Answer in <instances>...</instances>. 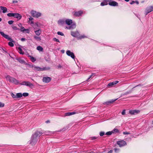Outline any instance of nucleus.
<instances>
[{"mask_svg":"<svg viewBox=\"0 0 153 153\" xmlns=\"http://www.w3.org/2000/svg\"><path fill=\"white\" fill-rule=\"evenodd\" d=\"M0 33L1 36L5 38L6 39H7L10 41L8 43L9 46L11 47H13L14 46V44L13 42H14V41L12 39L10 36H9L5 34L3 32L0 31Z\"/></svg>","mask_w":153,"mask_h":153,"instance_id":"obj_1","label":"nucleus"},{"mask_svg":"<svg viewBox=\"0 0 153 153\" xmlns=\"http://www.w3.org/2000/svg\"><path fill=\"white\" fill-rule=\"evenodd\" d=\"M5 78L6 80L10 82L13 83L16 85H17L19 84V82L18 80L9 75H7Z\"/></svg>","mask_w":153,"mask_h":153,"instance_id":"obj_2","label":"nucleus"},{"mask_svg":"<svg viewBox=\"0 0 153 153\" xmlns=\"http://www.w3.org/2000/svg\"><path fill=\"white\" fill-rule=\"evenodd\" d=\"M37 140V138L35 137L34 135H32L30 140V143L32 145H34L36 143Z\"/></svg>","mask_w":153,"mask_h":153,"instance_id":"obj_3","label":"nucleus"},{"mask_svg":"<svg viewBox=\"0 0 153 153\" xmlns=\"http://www.w3.org/2000/svg\"><path fill=\"white\" fill-rule=\"evenodd\" d=\"M30 13L33 16L36 18L39 17L41 16V13L34 10H32L30 12Z\"/></svg>","mask_w":153,"mask_h":153,"instance_id":"obj_4","label":"nucleus"},{"mask_svg":"<svg viewBox=\"0 0 153 153\" xmlns=\"http://www.w3.org/2000/svg\"><path fill=\"white\" fill-rule=\"evenodd\" d=\"M117 143L120 147H122L127 145L126 143L123 140L118 141L117 142Z\"/></svg>","mask_w":153,"mask_h":153,"instance_id":"obj_5","label":"nucleus"},{"mask_svg":"<svg viewBox=\"0 0 153 153\" xmlns=\"http://www.w3.org/2000/svg\"><path fill=\"white\" fill-rule=\"evenodd\" d=\"M153 11V6H151L147 7L146 9L145 15H147L149 13Z\"/></svg>","mask_w":153,"mask_h":153,"instance_id":"obj_6","label":"nucleus"},{"mask_svg":"<svg viewBox=\"0 0 153 153\" xmlns=\"http://www.w3.org/2000/svg\"><path fill=\"white\" fill-rule=\"evenodd\" d=\"M51 80V78L48 76L43 77L42 79V81L44 82L48 83L50 82Z\"/></svg>","mask_w":153,"mask_h":153,"instance_id":"obj_7","label":"nucleus"},{"mask_svg":"<svg viewBox=\"0 0 153 153\" xmlns=\"http://www.w3.org/2000/svg\"><path fill=\"white\" fill-rule=\"evenodd\" d=\"M71 35L73 37H77V39L80 35L79 32L77 31L75 32L71 31Z\"/></svg>","mask_w":153,"mask_h":153,"instance_id":"obj_8","label":"nucleus"},{"mask_svg":"<svg viewBox=\"0 0 153 153\" xmlns=\"http://www.w3.org/2000/svg\"><path fill=\"white\" fill-rule=\"evenodd\" d=\"M66 53L68 56H70L72 59H74L75 58V56L74 53L73 52H71L70 51H67L66 52Z\"/></svg>","mask_w":153,"mask_h":153,"instance_id":"obj_9","label":"nucleus"},{"mask_svg":"<svg viewBox=\"0 0 153 153\" xmlns=\"http://www.w3.org/2000/svg\"><path fill=\"white\" fill-rule=\"evenodd\" d=\"M83 13V11L82 10H79L78 11L75 12L74 13V16L79 17L82 15Z\"/></svg>","mask_w":153,"mask_h":153,"instance_id":"obj_10","label":"nucleus"},{"mask_svg":"<svg viewBox=\"0 0 153 153\" xmlns=\"http://www.w3.org/2000/svg\"><path fill=\"white\" fill-rule=\"evenodd\" d=\"M119 82V81H115L113 82H111L109 83L108 85L107 86L109 87H113V85L116 84H117Z\"/></svg>","mask_w":153,"mask_h":153,"instance_id":"obj_11","label":"nucleus"},{"mask_svg":"<svg viewBox=\"0 0 153 153\" xmlns=\"http://www.w3.org/2000/svg\"><path fill=\"white\" fill-rule=\"evenodd\" d=\"M34 69L38 71H42L46 70L47 68L45 67L40 68L38 66H34Z\"/></svg>","mask_w":153,"mask_h":153,"instance_id":"obj_12","label":"nucleus"},{"mask_svg":"<svg viewBox=\"0 0 153 153\" xmlns=\"http://www.w3.org/2000/svg\"><path fill=\"white\" fill-rule=\"evenodd\" d=\"M76 27V25L75 23L71 24V25L67 27H66L65 28H67L68 29L72 30L74 29Z\"/></svg>","mask_w":153,"mask_h":153,"instance_id":"obj_13","label":"nucleus"},{"mask_svg":"<svg viewBox=\"0 0 153 153\" xmlns=\"http://www.w3.org/2000/svg\"><path fill=\"white\" fill-rule=\"evenodd\" d=\"M108 4L110 6H118V4L116 1H111L108 3Z\"/></svg>","mask_w":153,"mask_h":153,"instance_id":"obj_14","label":"nucleus"},{"mask_svg":"<svg viewBox=\"0 0 153 153\" xmlns=\"http://www.w3.org/2000/svg\"><path fill=\"white\" fill-rule=\"evenodd\" d=\"M117 99H116L115 100H111L108 101H107L106 102H105L103 103V104L104 105H109L110 104H111L114 102Z\"/></svg>","mask_w":153,"mask_h":153,"instance_id":"obj_15","label":"nucleus"},{"mask_svg":"<svg viewBox=\"0 0 153 153\" xmlns=\"http://www.w3.org/2000/svg\"><path fill=\"white\" fill-rule=\"evenodd\" d=\"M43 133H42L41 131H37L34 134H33V135H34L35 137H36V138H37L38 137H39Z\"/></svg>","mask_w":153,"mask_h":153,"instance_id":"obj_16","label":"nucleus"},{"mask_svg":"<svg viewBox=\"0 0 153 153\" xmlns=\"http://www.w3.org/2000/svg\"><path fill=\"white\" fill-rule=\"evenodd\" d=\"M140 111L138 110H130L129 111V113L131 114H134L140 112Z\"/></svg>","mask_w":153,"mask_h":153,"instance_id":"obj_17","label":"nucleus"},{"mask_svg":"<svg viewBox=\"0 0 153 153\" xmlns=\"http://www.w3.org/2000/svg\"><path fill=\"white\" fill-rule=\"evenodd\" d=\"M15 18H16L20 20L22 18V16L20 14L18 13H14V16H13Z\"/></svg>","mask_w":153,"mask_h":153,"instance_id":"obj_18","label":"nucleus"},{"mask_svg":"<svg viewBox=\"0 0 153 153\" xmlns=\"http://www.w3.org/2000/svg\"><path fill=\"white\" fill-rule=\"evenodd\" d=\"M16 59L17 60L21 63L24 64L25 65L27 64L25 62L24 60L22 59L21 58H18L17 59Z\"/></svg>","mask_w":153,"mask_h":153,"instance_id":"obj_19","label":"nucleus"},{"mask_svg":"<svg viewBox=\"0 0 153 153\" xmlns=\"http://www.w3.org/2000/svg\"><path fill=\"white\" fill-rule=\"evenodd\" d=\"M65 23L68 25H71L72 23V21L70 19H67L65 21Z\"/></svg>","mask_w":153,"mask_h":153,"instance_id":"obj_20","label":"nucleus"},{"mask_svg":"<svg viewBox=\"0 0 153 153\" xmlns=\"http://www.w3.org/2000/svg\"><path fill=\"white\" fill-rule=\"evenodd\" d=\"M108 1H109L108 0H104L101 3L100 5L102 6L107 5L108 4Z\"/></svg>","mask_w":153,"mask_h":153,"instance_id":"obj_21","label":"nucleus"},{"mask_svg":"<svg viewBox=\"0 0 153 153\" xmlns=\"http://www.w3.org/2000/svg\"><path fill=\"white\" fill-rule=\"evenodd\" d=\"M0 8L2 10V12L3 13H5L7 11V9L6 8V7H3L2 6H1L0 7Z\"/></svg>","mask_w":153,"mask_h":153,"instance_id":"obj_22","label":"nucleus"},{"mask_svg":"<svg viewBox=\"0 0 153 153\" xmlns=\"http://www.w3.org/2000/svg\"><path fill=\"white\" fill-rule=\"evenodd\" d=\"M20 30L21 31L24 32V31H27V33H29V30L28 29H26L24 27H22L20 29Z\"/></svg>","mask_w":153,"mask_h":153,"instance_id":"obj_23","label":"nucleus"},{"mask_svg":"<svg viewBox=\"0 0 153 153\" xmlns=\"http://www.w3.org/2000/svg\"><path fill=\"white\" fill-rule=\"evenodd\" d=\"M76 113L75 112H67L65 114V116H69L76 114Z\"/></svg>","mask_w":153,"mask_h":153,"instance_id":"obj_24","label":"nucleus"},{"mask_svg":"<svg viewBox=\"0 0 153 153\" xmlns=\"http://www.w3.org/2000/svg\"><path fill=\"white\" fill-rule=\"evenodd\" d=\"M34 32L38 36H39L41 33V30L40 29L37 30L35 31Z\"/></svg>","mask_w":153,"mask_h":153,"instance_id":"obj_25","label":"nucleus"},{"mask_svg":"<svg viewBox=\"0 0 153 153\" xmlns=\"http://www.w3.org/2000/svg\"><path fill=\"white\" fill-rule=\"evenodd\" d=\"M65 23V21L63 20H59L58 21V24L60 25H62Z\"/></svg>","mask_w":153,"mask_h":153,"instance_id":"obj_26","label":"nucleus"},{"mask_svg":"<svg viewBox=\"0 0 153 153\" xmlns=\"http://www.w3.org/2000/svg\"><path fill=\"white\" fill-rule=\"evenodd\" d=\"M22 95L21 93H18L16 94V98H21L22 97Z\"/></svg>","mask_w":153,"mask_h":153,"instance_id":"obj_27","label":"nucleus"},{"mask_svg":"<svg viewBox=\"0 0 153 153\" xmlns=\"http://www.w3.org/2000/svg\"><path fill=\"white\" fill-rule=\"evenodd\" d=\"M37 41H40L41 40L40 37L35 36L33 37Z\"/></svg>","mask_w":153,"mask_h":153,"instance_id":"obj_28","label":"nucleus"},{"mask_svg":"<svg viewBox=\"0 0 153 153\" xmlns=\"http://www.w3.org/2000/svg\"><path fill=\"white\" fill-rule=\"evenodd\" d=\"M111 131H112V133H118L119 132V130L115 128H114Z\"/></svg>","mask_w":153,"mask_h":153,"instance_id":"obj_29","label":"nucleus"},{"mask_svg":"<svg viewBox=\"0 0 153 153\" xmlns=\"http://www.w3.org/2000/svg\"><path fill=\"white\" fill-rule=\"evenodd\" d=\"M26 85L29 87H31V86H33V85L30 82L28 81H27L26 83Z\"/></svg>","mask_w":153,"mask_h":153,"instance_id":"obj_30","label":"nucleus"},{"mask_svg":"<svg viewBox=\"0 0 153 153\" xmlns=\"http://www.w3.org/2000/svg\"><path fill=\"white\" fill-rule=\"evenodd\" d=\"M18 49L19 50V52L20 54L23 55L24 54V52L22 51V49L21 48L19 47Z\"/></svg>","mask_w":153,"mask_h":153,"instance_id":"obj_31","label":"nucleus"},{"mask_svg":"<svg viewBox=\"0 0 153 153\" xmlns=\"http://www.w3.org/2000/svg\"><path fill=\"white\" fill-rule=\"evenodd\" d=\"M37 49L39 51H43V48L40 46H39L37 47Z\"/></svg>","mask_w":153,"mask_h":153,"instance_id":"obj_32","label":"nucleus"},{"mask_svg":"<svg viewBox=\"0 0 153 153\" xmlns=\"http://www.w3.org/2000/svg\"><path fill=\"white\" fill-rule=\"evenodd\" d=\"M87 37L86 36L83 35L80 36H79L78 39H81L84 38H86Z\"/></svg>","mask_w":153,"mask_h":153,"instance_id":"obj_33","label":"nucleus"},{"mask_svg":"<svg viewBox=\"0 0 153 153\" xmlns=\"http://www.w3.org/2000/svg\"><path fill=\"white\" fill-rule=\"evenodd\" d=\"M30 60L32 62H34L36 61V59L34 57L31 56H30Z\"/></svg>","mask_w":153,"mask_h":153,"instance_id":"obj_34","label":"nucleus"},{"mask_svg":"<svg viewBox=\"0 0 153 153\" xmlns=\"http://www.w3.org/2000/svg\"><path fill=\"white\" fill-rule=\"evenodd\" d=\"M7 16L9 17H13L14 16V13H9L7 14Z\"/></svg>","mask_w":153,"mask_h":153,"instance_id":"obj_35","label":"nucleus"},{"mask_svg":"<svg viewBox=\"0 0 153 153\" xmlns=\"http://www.w3.org/2000/svg\"><path fill=\"white\" fill-rule=\"evenodd\" d=\"M10 95L13 98H16V95L13 94V93H10Z\"/></svg>","mask_w":153,"mask_h":153,"instance_id":"obj_36","label":"nucleus"},{"mask_svg":"<svg viewBox=\"0 0 153 153\" xmlns=\"http://www.w3.org/2000/svg\"><path fill=\"white\" fill-rule=\"evenodd\" d=\"M112 134V131H109L107 132L105 134L108 135H111Z\"/></svg>","mask_w":153,"mask_h":153,"instance_id":"obj_37","label":"nucleus"},{"mask_svg":"<svg viewBox=\"0 0 153 153\" xmlns=\"http://www.w3.org/2000/svg\"><path fill=\"white\" fill-rule=\"evenodd\" d=\"M22 96L25 97H26L28 96L29 94L27 93H24L22 94Z\"/></svg>","mask_w":153,"mask_h":153,"instance_id":"obj_38","label":"nucleus"},{"mask_svg":"<svg viewBox=\"0 0 153 153\" xmlns=\"http://www.w3.org/2000/svg\"><path fill=\"white\" fill-rule=\"evenodd\" d=\"M12 28H13V29L14 30H19V28H17V27L16 26H13L12 27Z\"/></svg>","mask_w":153,"mask_h":153,"instance_id":"obj_39","label":"nucleus"},{"mask_svg":"<svg viewBox=\"0 0 153 153\" xmlns=\"http://www.w3.org/2000/svg\"><path fill=\"white\" fill-rule=\"evenodd\" d=\"M4 104L0 102V108H2L4 106Z\"/></svg>","mask_w":153,"mask_h":153,"instance_id":"obj_40","label":"nucleus"},{"mask_svg":"<svg viewBox=\"0 0 153 153\" xmlns=\"http://www.w3.org/2000/svg\"><path fill=\"white\" fill-rule=\"evenodd\" d=\"M57 34L62 36H64V34L61 32H58L57 33Z\"/></svg>","mask_w":153,"mask_h":153,"instance_id":"obj_41","label":"nucleus"},{"mask_svg":"<svg viewBox=\"0 0 153 153\" xmlns=\"http://www.w3.org/2000/svg\"><path fill=\"white\" fill-rule=\"evenodd\" d=\"M53 40L54 41L56 42H59V39H57L56 38H54L53 39Z\"/></svg>","mask_w":153,"mask_h":153,"instance_id":"obj_42","label":"nucleus"},{"mask_svg":"<svg viewBox=\"0 0 153 153\" xmlns=\"http://www.w3.org/2000/svg\"><path fill=\"white\" fill-rule=\"evenodd\" d=\"M27 81H23L22 83H19V84H20L22 85H26V83Z\"/></svg>","mask_w":153,"mask_h":153,"instance_id":"obj_43","label":"nucleus"},{"mask_svg":"<svg viewBox=\"0 0 153 153\" xmlns=\"http://www.w3.org/2000/svg\"><path fill=\"white\" fill-rule=\"evenodd\" d=\"M132 91V90H131L130 91H128L126 92L125 93L124 95H126V94H128L131 93Z\"/></svg>","mask_w":153,"mask_h":153,"instance_id":"obj_44","label":"nucleus"},{"mask_svg":"<svg viewBox=\"0 0 153 153\" xmlns=\"http://www.w3.org/2000/svg\"><path fill=\"white\" fill-rule=\"evenodd\" d=\"M105 134V132L103 131H101L100 133V135L101 136H103Z\"/></svg>","mask_w":153,"mask_h":153,"instance_id":"obj_45","label":"nucleus"},{"mask_svg":"<svg viewBox=\"0 0 153 153\" xmlns=\"http://www.w3.org/2000/svg\"><path fill=\"white\" fill-rule=\"evenodd\" d=\"M13 22H14V21L12 20L9 21L8 22V23L9 25H11V24H12L13 23Z\"/></svg>","mask_w":153,"mask_h":153,"instance_id":"obj_46","label":"nucleus"},{"mask_svg":"<svg viewBox=\"0 0 153 153\" xmlns=\"http://www.w3.org/2000/svg\"><path fill=\"white\" fill-rule=\"evenodd\" d=\"M97 137H90L91 140H94L97 138Z\"/></svg>","mask_w":153,"mask_h":153,"instance_id":"obj_47","label":"nucleus"},{"mask_svg":"<svg viewBox=\"0 0 153 153\" xmlns=\"http://www.w3.org/2000/svg\"><path fill=\"white\" fill-rule=\"evenodd\" d=\"M123 133L124 135L129 134H130V133H129V132H127V131L123 132Z\"/></svg>","mask_w":153,"mask_h":153,"instance_id":"obj_48","label":"nucleus"},{"mask_svg":"<svg viewBox=\"0 0 153 153\" xmlns=\"http://www.w3.org/2000/svg\"><path fill=\"white\" fill-rule=\"evenodd\" d=\"M114 152L116 153H117V152H118L119 151V149H116V148H115V149H114Z\"/></svg>","mask_w":153,"mask_h":153,"instance_id":"obj_49","label":"nucleus"},{"mask_svg":"<svg viewBox=\"0 0 153 153\" xmlns=\"http://www.w3.org/2000/svg\"><path fill=\"white\" fill-rule=\"evenodd\" d=\"M126 110H123L122 112V114L123 115H124L125 114Z\"/></svg>","mask_w":153,"mask_h":153,"instance_id":"obj_50","label":"nucleus"},{"mask_svg":"<svg viewBox=\"0 0 153 153\" xmlns=\"http://www.w3.org/2000/svg\"><path fill=\"white\" fill-rule=\"evenodd\" d=\"M21 40L22 41H24L26 40V39L25 38H22L21 39Z\"/></svg>","mask_w":153,"mask_h":153,"instance_id":"obj_51","label":"nucleus"},{"mask_svg":"<svg viewBox=\"0 0 153 153\" xmlns=\"http://www.w3.org/2000/svg\"><path fill=\"white\" fill-rule=\"evenodd\" d=\"M135 3V1H132L130 3V4H134V3Z\"/></svg>","mask_w":153,"mask_h":153,"instance_id":"obj_52","label":"nucleus"},{"mask_svg":"<svg viewBox=\"0 0 153 153\" xmlns=\"http://www.w3.org/2000/svg\"><path fill=\"white\" fill-rule=\"evenodd\" d=\"M2 50H3V51L4 52H5L6 53H7V51H6V49L4 48H4H2Z\"/></svg>","mask_w":153,"mask_h":153,"instance_id":"obj_53","label":"nucleus"},{"mask_svg":"<svg viewBox=\"0 0 153 153\" xmlns=\"http://www.w3.org/2000/svg\"><path fill=\"white\" fill-rule=\"evenodd\" d=\"M17 2H18V1L16 0H13V3H17Z\"/></svg>","mask_w":153,"mask_h":153,"instance_id":"obj_54","label":"nucleus"},{"mask_svg":"<svg viewBox=\"0 0 153 153\" xmlns=\"http://www.w3.org/2000/svg\"><path fill=\"white\" fill-rule=\"evenodd\" d=\"M33 20V18L32 17H30L29 18V21H32Z\"/></svg>","mask_w":153,"mask_h":153,"instance_id":"obj_55","label":"nucleus"},{"mask_svg":"<svg viewBox=\"0 0 153 153\" xmlns=\"http://www.w3.org/2000/svg\"><path fill=\"white\" fill-rule=\"evenodd\" d=\"M57 67L59 68H60L62 67V66L60 65H59L57 66Z\"/></svg>","mask_w":153,"mask_h":153,"instance_id":"obj_56","label":"nucleus"},{"mask_svg":"<svg viewBox=\"0 0 153 153\" xmlns=\"http://www.w3.org/2000/svg\"><path fill=\"white\" fill-rule=\"evenodd\" d=\"M93 75H94V76H95V74H92L89 77H90V78H91L92 76H93Z\"/></svg>","mask_w":153,"mask_h":153,"instance_id":"obj_57","label":"nucleus"},{"mask_svg":"<svg viewBox=\"0 0 153 153\" xmlns=\"http://www.w3.org/2000/svg\"><path fill=\"white\" fill-rule=\"evenodd\" d=\"M112 153V150H110L108 152V153Z\"/></svg>","mask_w":153,"mask_h":153,"instance_id":"obj_58","label":"nucleus"},{"mask_svg":"<svg viewBox=\"0 0 153 153\" xmlns=\"http://www.w3.org/2000/svg\"><path fill=\"white\" fill-rule=\"evenodd\" d=\"M46 123H50V121L49 120H48L45 122Z\"/></svg>","mask_w":153,"mask_h":153,"instance_id":"obj_59","label":"nucleus"},{"mask_svg":"<svg viewBox=\"0 0 153 153\" xmlns=\"http://www.w3.org/2000/svg\"><path fill=\"white\" fill-rule=\"evenodd\" d=\"M135 3H136L137 4H138L139 3L138 1H135Z\"/></svg>","mask_w":153,"mask_h":153,"instance_id":"obj_60","label":"nucleus"},{"mask_svg":"<svg viewBox=\"0 0 153 153\" xmlns=\"http://www.w3.org/2000/svg\"><path fill=\"white\" fill-rule=\"evenodd\" d=\"M140 84L138 85H136V86H135V87H133V88H132V89L133 88H135V87H137V86H140Z\"/></svg>","mask_w":153,"mask_h":153,"instance_id":"obj_61","label":"nucleus"},{"mask_svg":"<svg viewBox=\"0 0 153 153\" xmlns=\"http://www.w3.org/2000/svg\"><path fill=\"white\" fill-rule=\"evenodd\" d=\"M61 52L62 53H64V50H62L61 51Z\"/></svg>","mask_w":153,"mask_h":153,"instance_id":"obj_62","label":"nucleus"},{"mask_svg":"<svg viewBox=\"0 0 153 153\" xmlns=\"http://www.w3.org/2000/svg\"><path fill=\"white\" fill-rule=\"evenodd\" d=\"M90 79V77H89L88 79H87L86 81H88Z\"/></svg>","mask_w":153,"mask_h":153,"instance_id":"obj_63","label":"nucleus"},{"mask_svg":"<svg viewBox=\"0 0 153 153\" xmlns=\"http://www.w3.org/2000/svg\"><path fill=\"white\" fill-rule=\"evenodd\" d=\"M21 24H19V27H20V26H21Z\"/></svg>","mask_w":153,"mask_h":153,"instance_id":"obj_64","label":"nucleus"}]
</instances>
